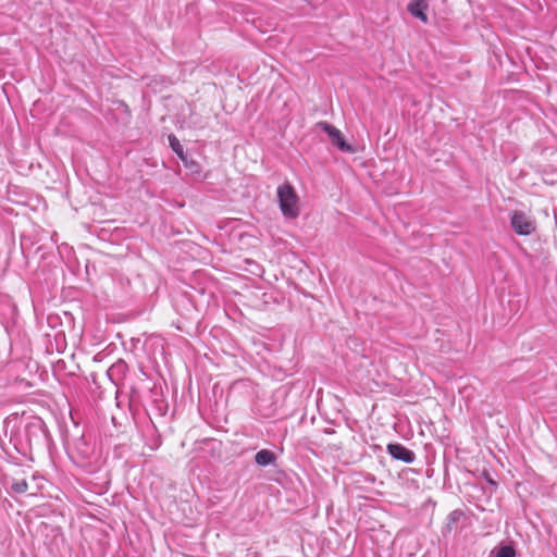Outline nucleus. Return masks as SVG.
Here are the masks:
<instances>
[{"label":"nucleus","instance_id":"obj_9","mask_svg":"<svg viewBox=\"0 0 557 557\" xmlns=\"http://www.w3.org/2000/svg\"><path fill=\"white\" fill-rule=\"evenodd\" d=\"M515 549L511 546H503L498 549L496 557H515Z\"/></svg>","mask_w":557,"mask_h":557},{"label":"nucleus","instance_id":"obj_3","mask_svg":"<svg viewBox=\"0 0 557 557\" xmlns=\"http://www.w3.org/2000/svg\"><path fill=\"white\" fill-rule=\"evenodd\" d=\"M317 126L329 135L332 144L339 150L345 152L354 151L352 147L345 141L342 132L338 128L327 122H319Z\"/></svg>","mask_w":557,"mask_h":557},{"label":"nucleus","instance_id":"obj_8","mask_svg":"<svg viewBox=\"0 0 557 557\" xmlns=\"http://www.w3.org/2000/svg\"><path fill=\"white\" fill-rule=\"evenodd\" d=\"M11 490L16 494H24L28 491V483L24 479L15 480L11 485Z\"/></svg>","mask_w":557,"mask_h":557},{"label":"nucleus","instance_id":"obj_6","mask_svg":"<svg viewBox=\"0 0 557 557\" xmlns=\"http://www.w3.org/2000/svg\"><path fill=\"white\" fill-rule=\"evenodd\" d=\"M425 5L423 4L422 0H416L408 5V11L414 16L420 18L423 22H426V15L424 14Z\"/></svg>","mask_w":557,"mask_h":557},{"label":"nucleus","instance_id":"obj_5","mask_svg":"<svg viewBox=\"0 0 557 557\" xmlns=\"http://www.w3.org/2000/svg\"><path fill=\"white\" fill-rule=\"evenodd\" d=\"M276 460V456L273 451L269 449H261L255 456V461L258 466L267 467L269 465L274 463Z\"/></svg>","mask_w":557,"mask_h":557},{"label":"nucleus","instance_id":"obj_1","mask_svg":"<svg viewBox=\"0 0 557 557\" xmlns=\"http://www.w3.org/2000/svg\"><path fill=\"white\" fill-rule=\"evenodd\" d=\"M277 198L282 214L287 219L299 215V198L289 183L277 187Z\"/></svg>","mask_w":557,"mask_h":557},{"label":"nucleus","instance_id":"obj_10","mask_svg":"<svg viewBox=\"0 0 557 557\" xmlns=\"http://www.w3.org/2000/svg\"><path fill=\"white\" fill-rule=\"evenodd\" d=\"M126 368V364L124 362H119V363H115L112 366V368L110 369V372H113L115 370L117 371H122Z\"/></svg>","mask_w":557,"mask_h":557},{"label":"nucleus","instance_id":"obj_4","mask_svg":"<svg viewBox=\"0 0 557 557\" xmlns=\"http://www.w3.org/2000/svg\"><path fill=\"white\" fill-rule=\"evenodd\" d=\"M387 451L394 459L401 460L406 463H411L416 459V455L412 450L398 443L389 444Z\"/></svg>","mask_w":557,"mask_h":557},{"label":"nucleus","instance_id":"obj_7","mask_svg":"<svg viewBox=\"0 0 557 557\" xmlns=\"http://www.w3.org/2000/svg\"><path fill=\"white\" fill-rule=\"evenodd\" d=\"M169 144H170V147L172 148V150L182 159L184 160V149H183V146L181 145L180 140L177 139V137L175 135H170L169 136Z\"/></svg>","mask_w":557,"mask_h":557},{"label":"nucleus","instance_id":"obj_2","mask_svg":"<svg viewBox=\"0 0 557 557\" xmlns=\"http://www.w3.org/2000/svg\"><path fill=\"white\" fill-rule=\"evenodd\" d=\"M510 225L521 236L531 235L536 230L535 221L522 211H513L510 216Z\"/></svg>","mask_w":557,"mask_h":557}]
</instances>
